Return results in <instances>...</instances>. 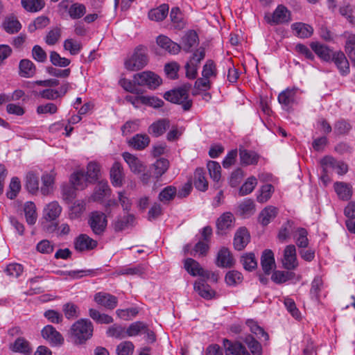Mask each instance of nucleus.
<instances>
[{
    "label": "nucleus",
    "mask_w": 355,
    "mask_h": 355,
    "mask_svg": "<svg viewBox=\"0 0 355 355\" xmlns=\"http://www.w3.org/2000/svg\"><path fill=\"white\" fill-rule=\"evenodd\" d=\"M148 62L146 48L139 46L135 48L133 53L124 62L125 68L130 71H139L145 67Z\"/></svg>",
    "instance_id": "nucleus-3"
},
{
    "label": "nucleus",
    "mask_w": 355,
    "mask_h": 355,
    "mask_svg": "<svg viewBox=\"0 0 355 355\" xmlns=\"http://www.w3.org/2000/svg\"><path fill=\"white\" fill-rule=\"evenodd\" d=\"M277 214V209L276 207L268 206L259 214V221L262 225L266 226L276 217Z\"/></svg>",
    "instance_id": "nucleus-33"
},
{
    "label": "nucleus",
    "mask_w": 355,
    "mask_h": 355,
    "mask_svg": "<svg viewBox=\"0 0 355 355\" xmlns=\"http://www.w3.org/2000/svg\"><path fill=\"white\" fill-rule=\"evenodd\" d=\"M250 234L246 228H239L234 234V247L236 250H243L250 241Z\"/></svg>",
    "instance_id": "nucleus-18"
},
{
    "label": "nucleus",
    "mask_w": 355,
    "mask_h": 355,
    "mask_svg": "<svg viewBox=\"0 0 355 355\" xmlns=\"http://www.w3.org/2000/svg\"><path fill=\"white\" fill-rule=\"evenodd\" d=\"M98 242L87 234H81L74 240V248L78 252L89 251L94 249Z\"/></svg>",
    "instance_id": "nucleus-10"
},
{
    "label": "nucleus",
    "mask_w": 355,
    "mask_h": 355,
    "mask_svg": "<svg viewBox=\"0 0 355 355\" xmlns=\"http://www.w3.org/2000/svg\"><path fill=\"white\" fill-rule=\"evenodd\" d=\"M26 221L29 225H34L37 219L36 206L34 202L28 201L24 205Z\"/></svg>",
    "instance_id": "nucleus-31"
},
{
    "label": "nucleus",
    "mask_w": 355,
    "mask_h": 355,
    "mask_svg": "<svg viewBox=\"0 0 355 355\" xmlns=\"http://www.w3.org/2000/svg\"><path fill=\"white\" fill-rule=\"evenodd\" d=\"M170 166L169 161L165 158H159L150 167V173L158 180L168 169Z\"/></svg>",
    "instance_id": "nucleus-21"
},
{
    "label": "nucleus",
    "mask_w": 355,
    "mask_h": 355,
    "mask_svg": "<svg viewBox=\"0 0 355 355\" xmlns=\"http://www.w3.org/2000/svg\"><path fill=\"white\" fill-rule=\"evenodd\" d=\"M334 189L338 197L343 200H347L352 196V188L347 183L336 182Z\"/></svg>",
    "instance_id": "nucleus-42"
},
{
    "label": "nucleus",
    "mask_w": 355,
    "mask_h": 355,
    "mask_svg": "<svg viewBox=\"0 0 355 355\" xmlns=\"http://www.w3.org/2000/svg\"><path fill=\"white\" fill-rule=\"evenodd\" d=\"M12 350L15 352L30 354L31 349L29 343L23 338H17L12 345Z\"/></svg>",
    "instance_id": "nucleus-51"
},
{
    "label": "nucleus",
    "mask_w": 355,
    "mask_h": 355,
    "mask_svg": "<svg viewBox=\"0 0 355 355\" xmlns=\"http://www.w3.org/2000/svg\"><path fill=\"white\" fill-rule=\"evenodd\" d=\"M87 223L94 234L96 236H101L105 231L107 220L104 213L94 211L89 214Z\"/></svg>",
    "instance_id": "nucleus-4"
},
{
    "label": "nucleus",
    "mask_w": 355,
    "mask_h": 355,
    "mask_svg": "<svg viewBox=\"0 0 355 355\" xmlns=\"http://www.w3.org/2000/svg\"><path fill=\"white\" fill-rule=\"evenodd\" d=\"M291 28L295 34L300 38H309L313 33V28L311 26L302 22L293 24Z\"/></svg>",
    "instance_id": "nucleus-28"
},
{
    "label": "nucleus",
    "mask_w": 355,
    "mask_h": 355,
    "mask_svg": "<svg viewBox=\"0 0 355 355\" xmlns=\"http://www.w3.org/2000/svg\"><path fill=\"white\" fill-rule=\"evenodd\" d=\"M343 36L346 39L345 52L353 62L355 61V34L345 32Z\"/></svg>",
    "instance_id": "nucleus-36"
},
{
    "label": "nucleus",
    "mask_w": 355,
    "mask_h": 355,
    "mask_svg": "<svg viewBox=\"0 0 355 355\" xmlns=\"http://www.w3.org/2000/svg\"><path fill=\"white\" fill-rule=\"evenodd\" d=\"M257 184V180L254 176L249 177L239 189L241 196L250 193Z\"/></svg>",
    "instance_id": "nucleus-60"
},
{
    "label": "nucleus",
    "mask_w": 355,
    "mask_h": 355,
    "mask_svg": "<svg viewBox=\"0 0 355 355\" xmlns=\"http://www.w3.org/2000/svg\"><path fill=\"white\" fill-rule=\"evenodd\" d=\"M226 355H250L245 346L241 343H232L230 340L225 338L223 341Z\"/></svg>",
    "instance_id": "nucleus-16"
},
{
    "label": "nucleus",
    "mask_w": 355,
    "mask_h": 355,
    "mask_svg": "<svg viewBox=\"0 0 355 355\" xmlns=\"http://www.w3.org/2000/svg\"><path fill=\"white\" fill-rule=\"evenodd\" d=\"M331 60L334 62L341 75L345 76L349 73V62L342 51L334 53Z\"/></svg>",
    "instance_id": "nucleus-23"
},
{
    "label": "nucleus",
    "mask_w": 355,
    "mask_h": 355,
    "mask_svg": "<svg viewBox=\"0 0 355 355\" xmlns=\"http://www.w3.org/2000/svg\"><path fill=\"white\" fill-rule=\"evenodd\" d=\"M238 209L241 216L244 217L250 216L255 212L254 202L251 199H245L239 204Z\"/></svg>",
    "instance_id": "nucleus-44"
},
{
    "label": "nucleus",
    "mask_w": 355,
    "mask_h": 355,
    "mask_svg": "<svg viewBox=\"0 0 355 355\" xmlns=\"http://www.w3.org/2000/svg\"><path fill=\"white\" fill-rule=\"evenodd\" d=\"M107 336L117 339H122L127 336L126 330L124 327L114 324L108 328L106 332Z\"/></svg>",
    "instance_id": "nucleus-58"
},
{
    "label": "nucleus",
    "mask_w": 355,
    "mask_h": 355,
    "mask_svg": "<svg viewBox=\"0 0 355 355\" xmlns=\"http://www.w3.org/2000/svg\"><path fill=\"white\" fill-rule=\"evenodd\" d=\"M135 216L132 214H128L123 217L119 218L114 222V226L116 231H122L134 221Z\"/></svg>",
    "instance_id": "nucleus-59"
},
{
    "label": "nucleus",
    "mask_w": 355,
    "mask_h": 355,
    "mask_svg": "<svg viewBox=\"0 0 355 355\" xmlns=\"http://www.w3.org/2000/svg\"><path fill=\"white\" fill-rule=\"evenodd\" d=\"M42 336L52 346L61 345L64 343L62 336L52 325L45 326L42 330Z\"/></svg>",
    "instance_id": "nucleus-11"
},
{
    "label": "nucleus",
    "mask_w": 355,
    "mask_h": 355,
    "mask_svg": "<svg viewBox=\"0 0 355 355\" xmlns=\"http://www.w3.org/2000/svg\"><path fill=\"white\" fill-rule=\"evenodd\" d=\"M177 193V189L173 186H168L161 191L158 196L160 202L166 204L172 200Z\"/></svg>",
    "instance_id": "nucleus-47"
},
{
    "label": "nucleus",
    "mask_w": 355,
    "mask_h": 355,
    "mask_svg": "<svg viewBox=\"0 0 355 355\" xmlns=\"http://www.w3.org/2000/svg\"><path fill=\"white\" fill-rule=\"evenodd\" d=\"M3 27L8 33L14 34L21 30V24L16 17H10L4 20Z\"/></svg>",
    "instance_id": "nucleus-41"
},
{
    "label": "nucleus",
    "mask_w": 355,
    "mask_h": 355,
    "mask_svg": "<svg viewBox=\"0 0 355 355\" xmlns=\"http://www.w3.org/2000/svg\"><path fill=\"white\" fill-rule=\"evenodd\" d=\"M93 325L87 319L76 321L71 328V335L76 344H83L92 336Z\"/></svg>",
    "instance_id": "nucleus-1"
},
{
    "label": "nucleus",
    "mask_w": 355,
    "mask_h": 355,
    "mask_svg": "<svg viewBox=\"0 0 355 355\" xmlns=\"http://www.w3.org/2000/svg\"><path fill=\"white\" fill-rule=\"evenodd\" d=\"M138 86H146L149 89H156L162 83L160 77L150 71H145L133 76V80Z\"/></svg>",
    "instance_id": "nucleus-5"
},
{
    "label": "nucleus",
    "mask_w": 355,
    "mask_h": 355,
    "mask_svg": "<svg viewBox=\"0 0 355 355\" xmlns=\"http://www.w3.org/2000/svg\"><path fill=\"white\" fill-rule=\"evenodd\" d=\"M94 300L98 304L110 310L114 309L118 304V299L116 296L104 292L96 293Z\"/></svg>",
    "instance_id": "nucleus-12"
},
{
    "label": "nucleus",
    "mask_w": 355,
    "mask_h": 355,
    "mask_svg": "<svg viewBox=\"0 0 355 355\" xmlns=\"http://www.w3.org/2000/svg\"><path fill=\"white\" fill-rule=\"evenodd\" d=\"M62 311L65 317L69 320L76 318L79 315L78 307L71 302L63 305Z\"/></svg>",
    "instance_id": "nucleus-63"
},
{
    "label": "nucleus",
    "mask_w": 355,
    "mask_h": 355,
    "mask_svg": "<svg viewBox=\"0 0 355 355\" xmlns=\"http://www.w3.org/2000/svg\"><path fill=\"white\" fill-rule=\"evenodd\" d=\"M235 260L230 251L225 247H223L218 252L216 264L221 268H231L234 266Z\"/></svg>",
    "instance_id": "nucleus-15"
},
{
    "label": "nucleus",
    "mask_w": 355,
    "mask_h": 355,
    "mask_svg": "<svg viewBox=\"0 0 355 355\" xmlns=\"http://www.w3.org/2000/svg\"><path fill=\"white\" fill-rule=\"evenodd\" d=\"M193 184L195 187L201 191H205L208 188V182L205 178L202 168H197L194 173Z\"/></svg>",
    "instance_id": "nucleus-40"
},
{
    "label": "nucleus",
    "mask_w": 355,
    "mask_h": 355,
    "mask_svg": "<svg viewBox=\"0 0 355 355\" xmlns=\"http://www.w3.org/2000/svg\"><path fill=\"white\" fill-rule=\"evenodd\" d=\"M90 180L83 171L74 172L70 178V182L77 189H83Z\"/></svg>",
    "instance_id": "nucleus-32"
},
{
    "label": "nucleus",
    "mask_w": 355,
    "mask_h": 355,
    "mask_svg": "<svg viewBox=\"0 0 355 355\" xmlns=\"http://www.w3.org/2000/svg\"><path fill=\"white\" fill-rule=\"evenodd\" d=\"M169 127L170 121L168 119H162L152 123L148 128V132L157 137L162 135Z\"/></svg>",
    "instance_id": "nucleus-27"
},
{
    "label": "nucleus",
    "mask_w": 355,
    "mask_h": 355,
    "mask_svg": "<svg viewBox=\"0 0 355 355\" xmlns=\"http://www.w3.org/2000/svg\"><path fill=\"white\" fill-rule=\"evenodd\" d=\"M191 85H184L182 87L166 92L164 98L168 101L182 105L184 111H188L192 106V101L189 99V92Z\"/></svg>",
    "instance_id": "nucleus-2"
},
{
    "label": "nucleus",
    "mask_w": 355,
    "mask_h": 355,
    "mask_svg": "<svg viewBox=\"0 0 355 355\" xmlns=\"http://www.w3.org/2000/svg\"><path fill=\"white\" fill-rule=\"evenodd\" d=\"M19 75L24 78H31L35 73V64L29 60H21L19 65Z\"/></svg>",
    "instance_id": "nucleus-35"
},
{
    "label": "nucleus",
    "mask_w": 355,
    "mask_h": 355,
    "mask_svg": "<svg viewBox=\"0 0 355 355\" xmlns=\"http://www.w3.org/2000/svg\"><path fill=\"white\" fill-rule=\"evenodd\" d=\"M194 289L199 295L206 300L212 299L216 294L210 286L205 283V279L196 281L194 284Z\"/></svg>",
    "instance_id": "nucleus-26"
},
{
    "label": "nucleus",
    "mask_w": 355,
    "mask_h": 355,
    "mask_svg": "<svg viewBox=\"0 0 355 355\" xmlns=\"http://www.w3.org/2000/svg\"><path fill=\"white\" fill-rule=\"evenodd\" d=\"M21 3L22 7L30 12H39L45 5L44 0H21Z\"/></svg>",
    "instance_id": "nucleus-43"
},
{
    "label": "nucleus",
    "mask_w": 355,
    "mask_h": 355,
    "mask_svg": "<svg viewBox=\"0 0 355 355\" xmlns=\"http://www.w3.org/2000/svg\"><path fill=\"white\" fill-rule=\"evenodd\" d=\"M308 232L306 229L299 227L296 230L294 236L295 243L299 248H306L308 247L309 241L308 239Z\"/></svg>",
    "instance_id": "nucleus-46"
},
{
    "label": "nucleus",
    "mask_w": 355,
    "mask_h": 355,
    "mask_svg": "<svg viewBox=\"0 0 355 355\" xmlns=\"http://www.w3.org/2000/svg\"><path fill=\"white\" fill-rule=\"evenodd\" d=\"M198 36L196 31H189L182 38V46L183 51L189 52L192 48L198 46Z\"/></svg>",
    "instance_id": "nucleus-25"
},
{
    "label": "nucleus",
    "mask_w": 355,
    "mask_h": 355,
    "mask_svg": "<svg viewBox=\"0 0 355 355\" xmlns=\"http://www.w3.org/2000/svg\"><path fill=\"white\" fill-rule=\"evenodd\" d=\"M26 186L29 192L35 193L39 190V179L33 173H28L26 178Z\"/></svg>",
    "instance_id": "nucleus-57"
},
{
    "label": "nucleus",
    "mask_w": 355,
    "mask_h": 355,
    "mask_svg": "<svg viewBox=\"0 0 355 355\" xmlns=\"http://www.w3.org/2000/svg\"><path fill=\"white\" fill-rule=\"evenodd\" d=\"M239 156L241 163L243 165L256 164L259 160V155L252 150L240 148Z\"/></svg>",
    "instance_id": "nucleus-34"
},
{
    "label": "nucleus",
    "mask_w": 355,
    "mask_h": 355,
    "mask_svg": "<svg viewBox=\"0 0 355 355\" xmlns=\"http://www.w3.org/2000/svg\"><path fill=\"white\" fill-rule=\"evenodd\" d=\"M184 268L193 277L198 275L206 279H208L211 277L214 280L217 279L214 273L209 270H204L197 261L191 258H187L185 259Z\"/></svg>",
    "instance_id": "nucleus-7"
},
{
    "label": "nucleus",
    "mask_w": 355,
    "mask_h": 355,
    "mask_svg": "<svg viewBox=\"0 0 355 355\" xmlns=\"http://www.w3.org/2000/svg\"><path fill=\"white\" fill-rule=\"evenodd\" d=\"M168 6L167 4H162L159 7L152 9L148 12V17L150 20L159 21L164 20L168 12Z\"/></svg>",
    "instance_id": "nucleus-37"
},
{
    "label": "nucleus",
    "mask_w": 355,
    "mask_h": 355,
    "mask_svg": "<svg viewBox=\"0 0 355 355\" xmlns=\"http://www.w3.org/2000/svg\"><path fill=\"white\" fill-rule=\"evenodd\" d=\"M55 173L52 170L50 173H44L42 178V187L40 191L44 196H48L52 193L55 182Z\"/></svg>",
    "instance_id": "nucleus-20"
},
{
    "label": "nucleus",
    "mask_w": 355,
    "mask_h": 355,
    "mask_svg": "<svg viewBox=\"0 0 355 355\" xmlns=\"http://www.w3.org/2000/svg\"><path fill=\"white\" fill-rule=\"evenodd\" d=\"M295 273L291 271L277 270L272 275V280L277 284H282L293 279Z\"/></svg>",
    "instance_id": "nucleus-49"
},
{
    "label": "nucleus",
    "mask_w": 355,
    "mask_h": 355,
    "mask_svg": "<svg viewBox=\"0 0 355 355\" xmlns=\"http://www.w3.org/2000/svg\"><path fill=\"white\" fill-rule=\"evenodd\" d=\"M62 212V207L57 201H53L46 205L43 210V220H55Z\"/></svg>",
    "instance_id": "nucleus-19"
},
{
    "label": "nucleus",
    "mask_w": 355,
    "mask_h": 355,
    "mask_svg": "<svg viewBox=\"0 0 355 355\" xmlns=\"http://www.w3.org/2000/svg\"><path fill=\"white\" fill-rule=\"evenodd\" d=\"M110 189L107 182H100L92 196V199L94 201L101 200L109 192Z\"/></svg>",
    "instance_id": "nucleus-61"
},
{
    "label": "nucleus",
    "mask_w": 355,
    "mask_h": 355,
    "mask_svg": "<svg viewBox=\"0 0 355 355\" xmlns=\"http://www.w3.org/2000/svg\"><path fill=\"white\" fill-rule=\"evenodd\" d=\"M243 341L248 345L251 353L253 355H261L262 347L261 344L256 340L252 336L248 335L244 339Z\"/></svg>",
    "instance_id": "nucleus-52"
},
{
    "label": "nucleus",
    "mask_w": 355,
    "mask_h": 355,
    "mask_svg": "<svg viewBox=\"0 0 355 355\" xmlns=\"http://www.w3.org/2000/svg\"><path fill=\"white\" fill-rule=\"evenodd\" d=\"M110 176L112 184L114 187L123 186L125 179V174L123 167L119 162H114L110 171Z\"/></svg>",
    "instance_id": "nucleus-14"
},
{
    "label": "nucleus",
    "mask_w": 355,
    "mask_h": 355,
    "mask_svg": "<svg viewBox=\"0 0 355 355\" xmlns=\"http://www.w3.org/2000/svg\"><path fill=\"white\" fill-rule=\"evenodd\" d=\"M234 217L231 212L223 213L216 220V227L218 233L224 234L227 230L234 227Z\"/></svg>",
    "instance_id": "nucleus-17"
},
{
    "label": "nucleus",
    "mask_w": 355,
    "mask_h": 355,
    "mask_svg": "<svg viewBox=\"0 0 355 355\" xmlns=\"http://www.w3.org/2000/svg\"><path fill=\"white\" fill-rule=\"evenodd\" d=\"M320 164L324 173L336 172L338 175H343L348 171L346 164L337 161L331 157H324L320 161Z\"/></svg>",
    "instance_id": "nucleus-8"
},
{
    "label": "nucleus",
    "mask_w": 355,
    "mask_h": 355,
    "mask_svg": "<svg viewBox=\"0 0 355 355\" xmlns=\"http://www.w3.org/2000/svg\"><path fill=\"white\" fill-rule=\"evenodd\" d=\"M310 46L315 54L322 60L326 62L331 60L334 53L327 46L319 42H311Z\"/></svg>",
    "instance_id": "nucleus-22"
},
{
    "label": "nucleus",
    "mask_w": 355,
    "mask_h": 355,
    "mask_svg": "<svg viewBox=\"0 0 355 355\" xmlns=\"http://www.w3.org/2000/svg\"><path fill=\"white\" fill-rule=\"evenodd\" d=\"M156 42L157 45L171 55L178 54L181 49V46L172 41L169 37L165 35H159L157 37Z\"/></svg>",
    "instance_id": "nucleus-13"
},
{
    "label": "nucleus",
    "mask_w": 355,
    "mask_h": 355,
    "mask_svg": "<svg viewBox=\"0 0 355 355\" xmlns=\"http://www.w3.org/2000/svg\"><path fill=\"white\" fill-rule=\"evenodd\" d=\"M146 324L143 322L132 323L126 329L127 336H135L144 334Z\"/></svg>",
    "instance_id": "nucleus-62"
},
{
    "label": "nucleus",
    "mask_w": 355,
    "mask_h": 355,
    "mask_svg": "<svg viewBox=\"0 0 355 355\" xmlns=\"http://www.w3.org/2000/svg\"><path fill=\"white\" fill-rule=\"evenodd\" d=\"M86 202L83 200H77L69 208V217L70 219H76L81 216L85 210Z\"/></svg>",
    "instance_id": "nucleus-39"
},
{
    "label": "nucleus",
    "mask_w": 355,
    "mask_h": 355,
    "mask_svg": "<svg viewBox=\"0 0 355 355\" xmlns=\"http://www.w3.org/2000/svg\"><path fill=\"white\" fill-rule=\"evenodd\" d=\"M150 138L146 134H137L132 137L128 141V144L133 148L141 150L148 146Z\"/></svg>",
    "instance_id": "nucleus-30"
},
{
    "label": "nucleus",
    "mask_w": 355,
    "mask_h": 355,
    "mask_svg": "<svg viewBox=\"0 0 355 355\" xmlns=\"http://www.w3.org/2000/svg\"><path fill=\"white\" fill-rule=\"evenodd\" d=\"M324 285L323 280L320 276H316L311 282V287L310 289V295L311 298L319 301L320 294L324 290Z\"/></svg>",
    "instance_id": "nucleus-38"
},
{
    "label": "nucleus",
    "mask_w": 355,
    "mask_h": 355,
    "mask_svg": "<svg viewBox=\"0 0 355 355\" xmlns=\"http://www.w3.org/2000/svg\"><path fill=\"white\" fill-rule=\"evenodd\" d=\"M217 76L216 66L213 60H208L202 67V76L208 79L216 78Z\"/></svg>",
    "instance_id": "nucleus-56"
},
{
    "label": "nucleus",
    "mask_w": 355,
    "mask_h": 355,
    "mask_svg": "<svg viewBox=\"0 0 355 355\" xmlns=\"http://www.w3.org/2000/svg\"><path fill=\"white\" fill-rule=\"evenodd\" d=\"M241 262L243 268L248 271H252L257 267V261L254 253H247L241 257Z\"/></svg>",
    "instance_id": "nucleus-50"
},
{
    "label": "nucleus",
    "mask_w": 355,
    "mask_h": 355,
    "mask_svg": "<svg viewBox=\"0 0 355 355\" xmlns=\"http://www.w3.org/2000/svg\"><path fill=\"white\" fill-rule=\"evenodd\" d=\"M89 315L94 321L99 324H110L113 322V318L110 315L101 313L94 309L89 310Z\"/></svg>",
    "instance_id": "nucleus-48"
},
{
    "label": "nucleus",
    "mask_w": 355,
    "mask_h": 355,
    "mask_svg": "<svg viewBox=\"0 0 355 355\" xmlns=\"http://www.w3.org/2000/svg\"><path fill=\"white\" fill-rule=\"evenodd\" d=\"M283 267L288 270H293L297 268L298 261L297 259L295 245L291 244L285 247L282 259Z\"/></svg>",
    "instance_id": "nucleus-9"
},
{
    "label": "nucleus",
    "mask_w": 355,
    "mask_h": 355,
    "mask_svg": "<svg viewBox=\"0 0 355 355\" xmlns=\"http://www.w3.org/2000/svg\"><path fill=\"white\" fill-rule=\"evenodd\" d=\"M261 265L265 274L269 275L275 266L274 254L271 250H265L261 257Z\"/></svg>",
    "instance_id": "nucleus-24"
},
{
    "label": "nucleus",
    "mask_w": 355,
    "mask_h": 355,
    "mask_svg": "<svg viewBox=\"0 0 355 355\" xmlns=\"http://www.w3.org/2000/svg\"><path fill=\"white\" fill-rule=\"evenodd\" d=\"M33 95L35 97H41L47 100H55L60 97L58 90L53 89H45L40 92L33 90Z\"/></svg>",
    "instance_id": "nucleus-54"
},
{
    "label": "nucleus",
    "mask_w": 355,
    "mask_h": 355,
    "mask_svg": "<svg viewBox=\"0 0 355 355\" xmlns=\"http://www.w3.org/2000/svg\"><path fill=\"white\" fill-rule=\"evenodd\" d=\"M86 12L85 5L79 3H74L70 6L69 15L73 19L82 17Z\"/></svg>",
    "instance_id": "nucleus-53"
},
{
    "label": "nucleus",
    "mask_w": 355,
    "mask_h": 355,
    "mask_svg": "<svg viewBox=\"0 0 355 355\" xmlns=\"http://www.w3.org/2000/svg\"><path fill=\"white\" fill-rule=\"evenodd\" d=\"M264 18L270 25L288 23L291 20L290 11L283 5H279L272 14H266Z\"/></svg>",
    "instance_id": "nucleus-6"
},
{
    "label": "nucleus",
    "mask_w": 355,
    "mask_h": 355,
    "mask_svg": "<svg viewBox=\"0 0 355 355\" xmlns=\"http://www.w3.org/2000/svg\"><path fill=\"white\" fill-rule=\"evenodd\" d=\"M123 157L134 173H140L143 171L144 166L136 156L125 152L123 153Z\"/></svg>",
    "instance_id": "nucleus-29"
},
{
    "label": "nucleus",
    "mask_w": 355,
    "mask_h": 355,
    "mask_svg": "<svg viewBox=\"0 0 355 355\" xmlns=\"http://www.w3.org/2000/svg\"><path fill=\"white\" fill-rule=\"evenodd\" d=\"M295 89H286L282 91L278 96V101L284 106H289L295 101Z\"/></svg>",
    "instance_id": "nucleus-45"
},
{
    "label": "nucleus",
    "mask_w": 355,
    "mask_h": 355,
    "mask_svg": "<svg viewBox=\"0 0 355 355\" xmlns=\"http://www.w3.org/2000/svg\"><path fill=\"white\" fill-rule=\"evenodd\" d=\"M134 345L130 341L121 342L116 346L117 355H132L134 352Z\"/></svg>",
    "instance_id": "nucleus-64"
},
{
    "label": "nucleus",
    "mask_w": 355,
    "mask_h": 355,
    "mask_svg": "<svg viewBox=\"0 0 355 355\" xmlns=\"http://www.w3.org/2000/svg\"><path fill=\"white\" fill-rule=\"evenodd\" d=\"M207 169L210 178L216 182H218L221 177V167L219 163L215 161H209L207 164Z\"/></svg>",
    "instance_id": "nucleus-55"
}]
</instances>
